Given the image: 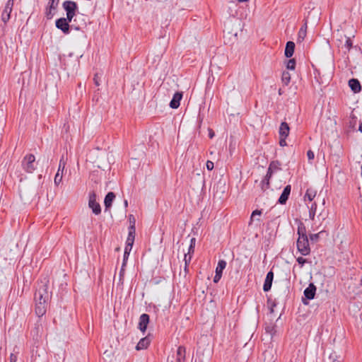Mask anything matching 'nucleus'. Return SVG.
Segmentation results:
<instances>
[{"mask_svg": "<svg viewBox=\"0 0 362 362\" xmlns=\"http://www.w3.org/2000/svg\"><path fill=\"white\" fill-rule=\"evenodd\" d=\"M321 216H322V214H320L317 216V218L319 219V218H320V217Z\"/></svg>", "mask_w": 362, "mask_h": 362, "instance_id": "obj_59", "label": "nucleus"}, {"mask_svg": "<svg viewBox=\"0 0 362 362\" xmlns=\"http://www.w3.org/2000/svg\"><path fill=\"white\" fill-rule=\"evenodd\" d=\"M71 29H74L76 30H79L80 28L78 26H73V25H71V26H70V30H71Z\"/></svg>", "mask_w": 362, "mask_h": 362, "instance_id": "obj_53", "label": "nucleus"}, {"mask_svg": "<svg viewBox=\"0 0 362 362\" xmlns=\"http://www.w3.org/2000/svg\"><path fill=\"white\" fill-rule=\"evenodd\" d=\"M239 2H246L248 0H238Z\"/></svg>", "mask_w": 362, "mask_h": 362, "instance_id": "obj_57", "label": "nucleus"}, {"mask_svg": "<svg viewBox=\"0 0 362 362\" xmlns=\"http://www.w3.org/2000/svg\"><path fill=\"white\" fill-rule=\"evenodd\" d=\"M358 129L361 132H362V122L360 124Z\"/></svg>", "mask_w": 362, "mask_h": 362, "instance_id": "obj_55", "label": "nucleus"}, {"mask_svg": "<svg viewBox=\"0 0 362 362\" xmlns=\"http://www.w3.org/2000/svg\"><path fill=\"white\" fill-rule=\"evenodd\" d=\"M150 342H151V341H150V339L148 338V337H143L142 339H141L139 340V341L136 344V349L137 351L146 349L149 346Z\"/></svg>", "mask_w": 362, "mask_h": 362, "instance_id": "obj_17", "label": "nucleus"}, {"mask_svg": "<svg viewBox=\"0 0 362 362\" xmlns=\"http://www.w3.org/2000/svg\"><path fill=\"white\" fill-rule=\"evenodd\" d=\"M194 242H195V238H192L190 244L193 245V244H194Z\"/></svg>", "mask_w": 362, "mask_h": 362, "instance_id": "obj_56", "label": "nucleus"}, {"mask_svg": "<svg viewBox=\"0 0 362 362\" xmlns=\"http://www.w3.org/2000/svg\"><path fill=\"white\" fill-rule=\"evenodd\" d=\"M115 198V194L112 192H108L104 199V204L105 207V210L111 207L112 202Z\"/></svg>", "mask_w": 362, "mask_h": 362, "instance_id": "obj_20", "label": "nucleus"}, {"mask_svg": "<svg viewBox=\"0 0 362 362\" xmlns=\"http://www.w3.org/2000/svg\"><path fill=\"white\" fill-rule=\"evenodd\" d=\"M62 7L66 11L69 22H71L74 16L77 18L79 15L82 17L81 21H86L87 16L79 13L78 4L75 1L71 0L64 1L62 4Z\"/></svg>", "mask_w": 362, "mask_h": 362, "instance_id": "obj_3", "label": "nucleus"}, {"mask_svg": "<svg viewBox=\"0 0 362 362\" xmlns=\"http://www.w3.org/2000/svg\"><path fill=\"white\" fill-rule=\"evenodd\" d=\"M56 27L61 30L64 34H69L70 30V24H55Z\"/></svg>", "mask_w": 362, "mask_h": 362, "instance_id": "obj_27", "label": "nucleus"}, {"mask_svg": "<svg viewBox=\"0 0 362 362\" xmlns=\"http://www.w3.org/2000/svg\"><path fill=\"white\" fill-rule=\"evenodd\" d=\"M59 2V0H49V4H51L52 5H56L58 6Z\"/></svg>", "mask_w": 362, "mask_h": 362, "instance_id": "obj_49", "label": "nucleus"}, {"mask_svg": "<svg viewBox=\"0 0 362 362\" xmlns=\"http://www.w3.org/2000/svg\"><path fill=\"white\" fill-rule=\"evenodd\" d=\"M203 189H204V184L202 186V190H203Z\"/></svg>", "mask_w": 362, "mask_h": 362, "instance_id": "obj_61", "label": "nucleus"}, {"mask_svg": "<svg viewBox=\"0 0 362 362\" xmlns=\"http://www.w3.org/2000/svg\"><path fill=\"white\" fill-rule=\"evenodd\" d=\"M206 165V168L209 170H212L214 167V163L211 160H207Z\"/></svg>", "mask_w": 362, "mask_h": 362, "instance_id": "obj_43", "label": "nucleus"}, {"mask_svg": "<svg viewBox=\"0 0 362 362\" xmlns=\"http://www.w3.org/2000/svg\"><path fill=\"white\" fill-rule=\"evenodd\" d=\"M124 267H123V266L121 267L119 274V282H121L122 284H123V278H124V271H125Z\"/></svg>", "mask_w": 362, "mask_h": 362, "instance_id": "obj_36", "label": "nucleus"}, {"mask_svg": "<svg viewBox=\"0 0 362 362\" xmlns=\"http://www.w3.org/2000/svg\"><path fill=\"white\" fill-rule=\"evenodd\" d=\"M274 279V273L270 271L267 273L264 285H263V290L264 291H269L271 289L272 281Z\"/></svg>", "mask_w": 362, "mask_h": 362, "instance_id": "obj_14", "label": "nucleus"}, {"mask_svg": "<svg viewBox=\"0 0 362 362\" xmlns=\"http://www.w3.org/2000/svg\"><path fill=\"white\" fill-rule=\"evenodd\" d=\"M291 185H287L284 187L283 192L281 193L278 201L279 204H284L286 203L291 193Z\"/></svg>", "mask_w": 362, "mask_h": 362, "instance_id": "obj_13", "label": "nucleus"}, {"mask_svg": "<svg viewBox=\"0 0 362 362\" xmlns=\"http://www.w3.org/2000/svg\"><path fill=\"white\" fill-rule=\"evenodd\" d=\"M317 191L313 188H308L305 192V194L304 196V200H308L310 202H312L314 198L316 197Z\"/></svg>", "mask_w": 362, "mask_h": 362, "instance_id": "obj_23", "label": "nucleus"}, {"mask_svg": "<svg viewBox=\"0 0 362 362\" xmlns=\"http://www.w3.org/2000/svg\"><path fill=\"white\" fill-rule=\"evenodd\" d=\"M297 233L298 238L297 240L298 250L302 255H308L310 252L309 242L306 234V229L303 223H300L298 226Z\"/></svg>", "mask_w": 362, "mask_h": 362, "instance_id": "obj_2", "label": "nucleus"}, {"mask_svg": "<svg viewBox=\"0 0 362 362\" xmlns=\"http://www.w3.org/2000/svg\"><path fill=\"white\" fill-rule=\"evenodd\" d=\"M289 131L288 124L285 122H281L279 127V136L287 137L289 134Z\"/></svg>", "mask_w": 362, "mask_h": 362, "instance_id": "obj_21", "label": "nucleus"}, {"mask_svg": "<svg viewBox=\"0 0 362 362\" xmlns=\"http://www.w3.org/2000/svg\"><path fill=\"white\" fill-rule=\"evenodd\" d=\"M262 214V211L260 210H255L252 213V215H251V217H250V222L253 220V218H255V216H260Z\"/></svg>", "mask_w": 362, "mask_h": 362, "instance_id": "obj_37", "label": "nucleus"}, {"mask_svg": "<svg viewBox=\"0 0 362 362\" xmlns=\"http://www.w3.org/2000/svg\"><path fill=\"white\" fill-rule=\"evenodd\" d=\"M269 179L270 177L265 176V177L261 182V188L263 191L266 190L269 188Z\"/></svg>", "mask_w": 362, "mask_h": 362, "instance_id": "obj_31", "label": "nucleus"}, {"mask_svg": "<svg viewBox=\"0 0 362 362\" xmlns=\"http://www.w3.org/2000/svg\"><path fill=\"white\" fill-rule=\"evenodd\" d=\"M182 92H176L170 102V107L173 109H177L180 105V101L182 98Z\"/></svg>", "mask_w": 362, "mask_h": 362, "instance_id": "obj_11", "label": "nucleus"}, {"mask_svg": "<svg viewBox=\"0 0 362 362\" xmlns=\"http://www.w3.org/2000/svg\"><path fill=\"white\" fill-rule=\"evenodd\" d=\"M286 137L280 136L279 144L281 146H286Z\"/></svg>", "mask_w": 362, "mask_h": 362, "instance_id": "obj_44", "label": "nucleus"}, {"mask_svg": "<svg viewBox=\"0 0 362 362\" xmlns=\"http://www.w3.org/2000/svg\"><path fill=\"white\" fill-rule=\"evenodd\" d=\"M23 169L28 173H32L36 168L35 157L33 154L26 155L22 162Z\"/></svg>", "mask_w": 362, "mask_h": 362, "instance_id": "obj_4", "label": "nucleus"}, {"mask_svg": "<svg viewBox=\"0 0 362 362\" xmlns=\"http://www.w3.org/2000/svg\"><path fill=\"white\" fill-rule=\"evenodd\" d=\"M198 122H199V128L200 129L201 128V124H202V118L201 117L200 113L199 114V116H198Z\"/></svg>", "mask_w": 362, "mask_h": 362, "instance_id": "obj_50", "label": "nucleus"}, {"mask_svg": "<svg viewBox=\"0 0 362 362\" xmlns=\"http://www.w3.org/2000/svg\"><path fill=\"white\" fill-rule=\"evenodd\" d=\"M211 82L210 78H209L207 83H209Z\"/></svg>", "mask_w": 362, "mask_h": 362, "instance_id": "obj_60", "label": "nucleus"}, {"mask_svg": "<svg viewBox=\"0 0 362 362\" xmlns=\"http://www.w3.org/2000/svg\"><path fill=\"white\" fill-rule=\"evenodd\" d=\"M124 206L125 208L128 206V201L127 199H124Z\"/></svg>", "mask_w": 362, "mask_h": 362, "instance_id": "obj_54", "label": "nucleus"}, {"mask_svg": "<svg viewBox=\"0 0 362 362\" xmlns=\"http://www.w3.org/2000/svg\"><path fill=\"white\" fill-rule=\"evenodd\" d=\"M88 206L92 209L93 213L95 215L100 214L101 207L99 203L96 202V195L94 192L89 195Z\"/></svg>", "mask_w": 362, "mask_h": 362, "instance_id": "obj_6", "label": "nucleus"}, {"mask_svg": "<svg viewBox=\"0 0 362 362\" xmlns=\"http://www.w3.org/2000/svg\"><path fill=\"white\" fill-rule=\"evenodd\" d=\"M346 37V42H345V47L350 50V49L352 47V40L351 39L350 36H345Z\"/></svg>", "mask_w": 362, "mask_h": 362, "instance_id": "obj_33", "label": "nucleus"}, {"mask_svg": "<svg viewBox=\"0 0 362 362\" xmlns=\"http://www.w3.org/2000/svg\"><path fill=\"white\" fill-rule=\"evenodd\" d=\"M132 249V247L125 246L124 251V255H123V262H122V266L126 267L127 261L128 259V257H129V253H130Z\"/></svg>", "mask_w": 362, "mask_h": 362, "instance_id": "obj_26", "label": "nucleus"}, {"mask_svg": "<svg viewBox=\"0 0 362 362\" xmlns=\"http://www.w3.org/2000/svg\"><path fill=\"white\" fill-rule=\"evenodd\" d=\"M18 359L17 355L11 353L9 356L10 362H16Z\"/></svg>", "mask_w": 362, "mask_h": 362, "instance_id": "obj_42", "label": "nucleus"}, {"mask_svg": "<svg viewBox=\"0 0 362 362\" xmlns=\"http://www.w3.org/2000/svg\"><path fill=\"white\" fill-rule=\"evenodd\" d=\"M281 80L285 85H288L291 81L290 74L287 71H284L282 74Z\"/></svg>", "mask_w": 362, "mask_h": 362, "instance_id": "obj_30", "label": "nucleus"}, {"mask_svg": "<svg viewBox=\"0 0 362 362\" xmlns=\"http://www.w3.org/2000/svg\"><path fill=\"white\" fill-rule=\"evenodd\" d=\"M296 66V61L294 59H291L287 62L286 68L290 70H293Z\"/></svg>", "mask_w": 362, "mask_h": 362, "instance_id": "obj_32", "label": "nucleus"}, {"mask_svg": "<svg viewBox=\"0 0 362 362\" xmlns=\"http://www.w3.org/2000/svg\"><path fill=\"white\" fill-rule=\"evenodd\" d=\"M349 86L355 93H359L361 90V86L358 79H350L349 81Z\"/></svg>", "mask_w": 362, "mask_h": 362, "instance_id": "obj_19", "label": "nucleus"}, {"mask_svg": "<svg viewBox=\"0 0 362 362\" xmlns=\"http://www.w3.org/2000/svg\"><path fill=\"white\" fill-rule=\"evenodd\" d=\"M65 165L66 163L64 160V158L62 157L59 160L58 170L54 177V184L56 185H59L62 180V174L65 168Z\"/></svg>", "mask_w": 362, "mask_h": 362, "instance_id": "obj_8", "label": "nucleus"}, {"mask_svg": "<svg viewBox=\"0 0 362 362\" xmlns=\"http://www.w3.org/2000/svg\"><path fill=\"white\" fill-rule=\"evenodd\" d=\"M297 262L302 267L304 265V264L307 262V260L303 258L302 257H299L297 258Z\"/></svg>", "mask_w": 362, "mask_h": 362, "instance_id": "obj_41", "label": "nucleus"}, {"mask_svg": "<svg viewBox=\"0 0 362 362\" xmlns=\"http://www.w3.org/2000/svg\"><path fill=\"white\" fill-rule=\"evenodd\" d=\"M264 362H274V360H273V357L272 356H269L268 358L267 361H266V358H265Z\"/></svg>", "mask_w": 362, "mask_h": 362, "instance_id": "obj_52", "label": "nucleus"}, {"mask_svg": "<svg viewBox=\"0 0 362 362\" xmlns=\"http://www.w3.org/2000/svg\"><path fill=\"white\" fill-rule=\"evenodd\" d=\"M185 348L182 346H180L176 352L175 362H185Z\"/></svg>", "mask_w": 362, "mask_h": 362, "instance_id": "obj_15", "label": "nucleus"}, {"mask_svg": "<svg viewBox=\"0 0 362 362\" xmlns=\"http://www.w3.org/2000/svg\"><path fill=\"white\" fill-rule=\"evenodd\" d=\"M13 4H14V0H8L5 5V7L9 8V10L13 9Z\"/></svg>", "mask_w": 362, "mask_h": 362, "instance_id": "obj_39", "label": "nucleus"}, {"mask_svg": "<svg viewBox=\"0 0 362 362\" xmlns=\"http://www.w3.org/2000/svg\"><path fill=\"white\" fill-rule=\"evenodd\" d=\"M136 235V228L129 227L128 228V236L126 240V245L129 247H132Z\"/></svg>", "mask_w": 362, "mask_h": 362, "instance_id": "obj_12", "label": "nucleus"}, {"mask_svg": "<svg viewBox=\"0 0 362 362\" xmlns=\"http://www.w3.org/2000/svg\"><path fill=\"white\" fill-rule=\"evenodd\" d=\"M307 156H308V158L309 160H312L315 158V154H314L313 151L309 150L307 152Z\"/></svg>", "mask_w": 362, "mask_h": 362, "instance_id": "obj_40", "label": "nucleus"}, {"mask_svg": "<svg viewBox=\"0 0 362 362\" xmlns=\"http://www.w3.org/2000/svg\"><path fill=\"white\" fill-rule=\"evenodd\" d=\"M201 349V347H200V346H199V348H198V349H197V354H198L199 353V349Z\"/></svg>", "mask_w": 362, "mask_h": 362, "instance_id": "obj_58", "label": "nucleus"}, {"mask_svg": "<svg viewBox=\"0 0 362 362\" xmlns=\"http://www.w3.org/2000/svg\"><path fill=\"white\" fill-rule=\"evenodd\" d=\"M184 259L185 262V264L187 265V262H189L191 260V255L189 254H185Z\"/></svg>", "mask_w": 362, "mask_h": 362, "instance_id": "obj_46", "label": "nucleus"}, {"mask_svg": "<svg viewBox=\"0 0 362 362\" xmlns=\"http://www.w3.org/2000/svg\"><path fill=\"white\" fill-rule=\"evenodd\" d=\"M57 6L56 5H52L51 4L48 3V6L46 8L45 11V18L47 21L51 20L53 16H54L56 11H57Z\"/></svg>", "mask_w": 362, "mask_h": 362, "instance_id": "obj_16", "label": "nucleus"}, {"mask_svg": "<svg viewBox=\"0 0 362 362\" xmlns=\"http://www.w3.org/2000/svg\"><path fill=\"white\" fill-rule=\"evenodd\" d=\"M310 239L313 242H317L319 239V233L310 235Z\"/></svg>", "mask_w": 362, "mask_h": 362, "instance_id": "obj_38", "label": "nucleus"}, {"mask_svg": "<svg viewBox=\"0 0 362 362\" xmlns=\"http://www.w3.org/2000/svg\"><path fill=\"white\" fill-rule=\"evenodd\" d=\"M149 321L150 317L148 314L143 313L142 315H140L138 328L142 333L144 334L145 332L146 331Z\"/></svg>", "mask_w": 362, "mask_h": 362, "instance_id": "obj_7", "label": "nucleus"}, {"mask_svg": "<svg viewBox=\"0 0 362 362\" xmlns=\"http://www.w3.org/2000/svg\"><path fill=\"white\" fill-rule=\"evenodd\" d=\"M208 131H209V138L210 139L214 138V136L215 135L214 132L211 129H209Z\"/></svg>", "mask_w": 362, "mask_h": 362, "instance_id": "obj_48", "label": "nucleus"}, {"mask_svg": "<svg viewBox=\"0 0 362 362\" xmlns=\"http://www.w3.org/2000/svg\"><path fill=\"white\" fill-rule=\"evenodd\" d=\"M11 12L12 9L9 10V8L4 7L1 13V20L4 23H7L10 20Z\"/></svg>", "mask_w": 362, "mask_h": 362, "instance_id": "obj_24", "label": "nucleus"}, {"mask_svg": "<svg viewBox=\"0 0 362 362\" xmlns=\"http://www.w3.org/2000/svg\"><path fill=\"white\" fill-rule=\"evenodd\" d=\"M306 31H307V24H305L303 26L300 28L298 32V40H303L305 35H306Z\"/></svg>", "mask_w": 362, "mask_h": 362, "instance_id": "obj_28", "label": "nucleus"}, {"mask_svg": "<svg viewBox=\"0 0 362 362\" xmlns=\"http://www.w3.org/2000/svg\"><path fill=\"white\" fill-rule=\"evenodd\" d=\"M329 362H341V361L335 354H332L329 357Z\"/></svg>", "mask_w": 362, "mask_h": 362, "instance_id": "obj_34", "label": "nucleus"}, {"mask_svg": "<svg viewBox=\"0 0 362 362\" xmlns=\"http://www.w3.org/2000/svg\"><path fill=\"white\" fill-rule=\"evenodd\" d=\"M316 291V287L313 284H310L308 288H306L304 291L305 296L311 300L314 298Z\"/></svg>", "mask_w": 362, "mask_h": 362, "instance_id": "obj_18", "label": "nucleus"}, {"mask_svg": "<svg viewBox=\"0 0 362 362\" xmlns=\"http://www.w3.org/2000/svg\"><path fill=\"white\" fill-rule=\"evenodd\" d=\"M308 207L309 208V217L311 220L314 221L316 214L317 204L313 202L310 206H308Z\"/></svg>", "mask_w": 362, "mask_h": 362, "instance_id": "obj_25", "label": "nucleus"}, {"mask_svg": "<svg viewBox=\"0 0 362 362\" xmlns=\"http://www.w3.org/2000/svg\"><path fill=\"white\" fill-rule=\"evenodd\" d=\"M277 163H275V162H272L269 168H268V170H267V177H271L272 175V173H273V170H277L279 169L278 166H277Z\"/></svg>", "mask_w": 362, "mask_h": 362, "instance_id": "obj_29", "label": "nucleus"}, {"mask_svg": "<svg viewBox=\"0 0 362 362\" xmlns=\"http://www.w3.org/2000/svg\"><path fill=\"white\" fill-rule=\"evenodd\" d=\"M42 330V325L40 322V319L35 324L34 328L31 330L30 334L33 337V340L38 341L40 338L41 332Z\"/></svg>", "mask_w": 362, "mask_h": 362, "instance_id": "obj_10", "label": "nucleus"}, {"mask_svg": "<svg viewBox=\"0 0 362 362\" xmlns=\"http://www.w3.org/2000/svg\"><path fill=\"white\" fill-rule=\"evenodd\" d=\"M191 251H192V252H194V245H192V244H190V245L189 247L188 254L190 255Z\"/></svg>", "mask_w": 362, "mask_h": 362, "instance_id": "obj_51", "label": "nucleus"}, {"mask_svg": "<svg viewBox=\"0 0 362 362\" xmlns=\"http://www.w3.org/2000/svg\"><path fill=\"white\" fill-rule=\"evenodd\" d=\"M226 262L225 260L221 259V260L218 261V265L216 268V274L214 278V283H218L219 281V280L221 279V278L222 276L223 271L226 268Z\"/></svg>", "mask_w": 362, "mask_h": 362, "instance_id": "obj_9", "label": "nucleus"}, {"mask_svg": "<svg viewBox=\"0 0 362 362\" xmlns=\"http://www.w3.org/2000/svg\"><path fill=\"white\" fill-rule=\"evenodd\" d=\"M54 23H69L67 17L66 18H59L55 21Z\"/></svg>", "mask_w": 362, "mask_h": 362, "instance_id": "obj_45", "label": "nucleus"}, {"mask_svg": "<svg viewBox=\"0 0 362 362\" xmlns=\"http://www.w3.org/2000/svg\"><path fill=\"white\" fill-rule=\"evenodd\" d=\"M129 227H133L135 228V218L132 214H130L129 216Z\"/></svg>", "mask_w": 362, "mask_h": 362, "instance_id": "obj_35", "label": "nucleus"}, {"mask_svg": "<svg viewBox=\"0 0 362 362\" xmlns=\"http://www.w3.org/2000/svg\"><path fill=\"white\" fill-rule=\"evenodd\" d=\"M50 298V294L48 291V285L43 284L39 286L35 293V314L40 318L47 311V302Z\"/></svg>", "mask_w": 362, "mask_h": 362, "instance_id": "obj_1", "label": "nucleus"}, {"mask_svg": "<svg viewBox=\"0 0 362 362\" xmlns=\"http://www.w3.org/2000/svg\"><path fill=\"white\" fill-rule=\"evenodd\" d=\"M241 24H226L223 29L224 36H228L230 40L232 37L236 38L238 31L242 30Z\"/></svg>", "mask_w": 362, "mask_h": 362, "instance_id": "obj_5", "label": "nucleus"}, {"mask_svg": "<svg viewBox=\"0 0 362 362\" xmlns=\"http://www.w3.org/2000/svg\"><path fill=\"white\" fill-rule=\"evenodd\" d=\"M295 49V44L293 42L288 41L286 43L285 49V56L288 58L293 56Z\"/></svg>", "mask_w": 362, "mask_h": 362, "instance_id": "obj_22", "label": "nucleus"}, {"mask_svg": "<svg viewBox=\"0 0 362 362\" xmlns=\"http://www.w3.org/2000/svg\"><path fill=\"white\" fill-rule=\"evenodd\" d=\"M93 80H94V83H95V86H100V81H99V78H98V74H95L94 76Z\"/></svg>", "mask_w": 362, "mask_h": 362, "instance_id": "obj_47", "label": "nucleus"}, {"mask_svg": "<svg viewBox=\"0 0 362 362\" xmlns=\"http://www.w3.org/2000/svg\"><path fill=\"white\" fill-rule=\"evenodd\" d=\"M361 175H362V165H361Z\"/></svg>", "mask_w": 362, "mask_h": 362, "instance_id": "obj_62", "label": "nucleus"}]
</instances>
